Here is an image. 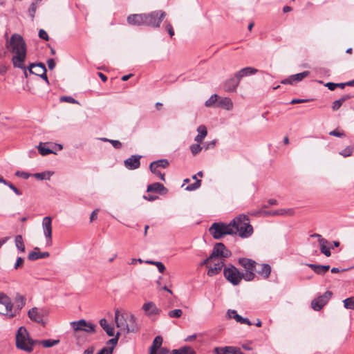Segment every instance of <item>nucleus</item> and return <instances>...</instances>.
Returning a JSON list of instances; mask_svg holds the SVG:
<instances>
[{
    "label": "nucleus",
    "mask_w": 354,
    "mask_h": 354,
    "mask_svg": "<svg viewBox=\"0 0 354 354\" xmlns=\"http://www.w3.org/2000/svg\"><path fill=\"white\" fill-rule=\"evenodd\" d=\"M7 48L14 54L12 62L14 67L25 68L24 62L26 57V44L23 37L18 34H13L7 41Z\"/></svg>",
    "instance_id": "1"
},
{
    "label": "nucleus",
    "mask_w": 354,
    "mask_h": 354,
    "mask_svg": "<svg viewBox=\"0 0 354 354\" xmlns=\"http://www.w3.org/2000/svg\"><path fill=\"white\" fill-rule=\"evenodd\" d=\"M230 223L234 234L238 233L241 238H248L253 233V227L250 224L249 218L244 214L234 218Z\"/></svg>",
    "instance_id": "2"
},
{
    "label": "nucleus",
    "mask_w": 354,
    "mask_h": 354,
    "mask_svg": "<svg viewBox=\"0 0 354 354\" xmlns=\"http://www.w3.org/2000/svg\"><path fill=\"white\" fill-rule=\"evenodd\" d=\"M36 342L37 340H33L30 337L29 333L24 326L19 328L16 334V346L17 348L30 353L32 351Z\"/></svg>",
    "instance_id": "3"
},
{
    "label": "nucleus",
    "mask_w": 354,
    "mask_h": 354,
    "mask_svg": "<svg viewBox=\"0 0 354 354\" xmlns=\"http://www.w3.org/2000/svg\"><path fill=\"white\" fill-rule=\"evenodd\" d=\"M210 234L215 239H221L225 235H234V231L230 227V223H214L209 228Z\"/></svg>",
    "instance_id": "4"
},
{
    "label": "nucleus",
    "mask_w": 354,
    "mask_h": 354,
    "mask_svg": "<svg viewBox=\"0 0 354 354\" xmlns=\"http://www.w3.org/2000/svg\"><path fill=\"white\" fill-rule=\"evenodd\" d=\"M145 15V26L151 28H159L161 22L166 17V12L165 11L158 10H154Z\"/></svg>",
    "instance_id": "5"
},
{
    "label": "nucleus",
    "mask_w": 354,
    "mask_h": 354,
    "mask_svg": "<svg viewBox=\"0 0 354 354\" xmlns=\"http://www.w3.org/2000/svg\"><path fill=\"white\" fill-rule=\"evenodd\" d=\"M225 279L234 286H237L241 281V272L234 266L230 265L223 270Z\"/></svg>",
    "instance_id": "6"
},
{
    "label": "nucleus",
    "mask_w": 354,
    "mask_h": 354,
    "mask_svg": "<svg viewBox=\"0 0 354 354\" xmlns=\"http://www.w3.org/2000/svg\"><path fill=\"white\" fill-rule=\"evenodd\" d=\"M74 331H84L87 333H94L95 330L96 325L87 322L85 319H80L71 322Z\"/></svg>",
    "instance_id": "7"
},
{
    "label": "nucleus",
    "mask_w": 354,
    "mask_h": 354,
    "mask_svg": "<svg viewBox=\"0 0 354 354\" xmlns=\"http://www.w3.org/2000/svg\"><path fill=\"white\" fill-rule=\"evenodd\" d=\"M232 254L230 250L226 248L223 243H217L214 245L210 254V259L227 258Z\"/></svg>",
    "instance_id": "8"
},
{
    "label": "nucleus",
    "mask_w": 354,
    "mask_h": 354,
    "mask_svg": "<svg viewBox=\"0 0 354 354\" xmlns=\"http://www.w3.org/2000/svg\"><path fill=\"white\" fill-rule=\"evenodd\" d=\"M331 291H326L322 295L314 299L311 302V307L314 310H320L332 297Z\"/></svg>",
    "instance_id": "9"
},
{
    "label": "nucleus",
    "mask_w": 354,
    "mask_h": 354,
    "mask_svg": "<svg viewBox=\"0 0 354 354\" xmlns=\"http://www.w3.org/2000/svg\"><path fill=\"white\" fill-rule=\"evenodd\" d=\"M26 304V298L24 295H21L20 293L17 292L15 295V297L14 298V303H13V308H12V313L13 314H11V317H16L18 315H19L20 312L21 311L22 308L25 306Z\"/></svg>",
    "instance_id": "10"
},
{
    "label": "nucleus",
    "mask_w": 354,
    "mask_h": 354,
    "mask_svg": "<svg viewBox=\"0 0 354 354\" xmlns=\"http://www.w3.org/2000/svg\"><path fill=\"white\" fill-rule=\"evenodd\" d=\"M128 313H120L118 309L115 311V322L116 326L120 328V330L126 331L127 326Z\"/></svg>",
    "instance_id": "11"
},
{
    "label": "nucleus",
    "mask_w": 354,
    "mask_h": 354,
    "mask_svg": "<svg viewBox=\"0 0 354 354\" xmlns=\"http://www.w3.org/2000/svg\"><path fill=\"white\" fill-rule=\"evenodd\" d=\"M127 23L131 26H145V15L141 14H132L127 17Z\"/></svg>",
    "instance_id": "12"
},
{
    "label": "nucleus",
    "mask_w": 354,
    "mask_h": 354,
    "mask_svg": "<svg viewBox=\"0 0 354 354\" xmlns=\"http://www.w3.org/2000/svg\"><path fill=\"white\" fill-rule=\"evenodd\" d=\"M42 228L44 234L47 241H51L52 239V218L50 216H46L42 220Z\"/></svg>",
    "instance_id": "13"
},
{
    "label": "nucleus",
    "mask_w": 354,
    "mask_h": 354,
    "mask_svg": "<svg viewBox=\"0 0 354 354\" xmlns=\"http://www.w3.org/2000/svg\"><path fill=\"white\" fill-rule=\"evenodd\" d=\"M141 156L132 155L130 158L126 159L124 162L127 169L130 170L136 169L140 167Z\"/></svg>",
    "instance_id": "14"
},
{
    "label": "nucleus",
    "mask_w": 354,
    "mask_h": 354,
    "mask_svg": "<svg viewBox=\"0 0 354 354\" xmlns=\"http://www.w3.org/2000/svg\"><path fill=\"white\" fill-rule=\"evenodd\" d=\"M28 316L32 322L41 324L43 325L45 324V322L43 319V313H41L39 309L36 307L32 308L28 312Z\"/></svg>",
    "instance_id": "15"
},
{
    "label": "nucleus",
    "mask_w": 354,
    "mask_h": 354,
    "mask_svg": "<svg viewBox=\"0 0 354 354\" xmlns=\"http://www.w3.org/2000/svg\"><path fill=\"white\" fill-rule=\"evenodd\" d=\"M33 68H37L39 69V71H41V73L39 75L41 79H43L47 84H49L48 77L46 75L47 69L46 68V66L44 64L39 62V63H32L29 65L28 67L29 73L32 72Z\"/></svg>",
    "instance_id": "16"
},
{
    "label": "nucleus",
    "mask_w": 354,
    "mask_h": 354,
    "mask_svg": "<svg viewBox=\"0 0 354 354\" xmlns=\"http://www.w3.org/2000/svg\"><path fill=\"white\" fill-rule=\"evenodd\" d=\"M239 83L240 80L234 75V77H231L226 80L223 88L225 91L233 92L236 91V88L239 86Z\"/></svg>",
    "instance_id": "17"
},
{
    "label": "nucleus",
    "mask_w": 354,
    "mask_h": 354,
    "mask_svg": "<svg viewBox=\"0 0 354 354\" xmlns=\"http://www.w3.org/2000/svg\"><path fill=\"white\" fill-rule=\"evenodd\" d=\"M142 309L145 313L149 315H158L160 313V310L158 308L156 304L152 301H148L142 306Z\"/></svg>",
    "instance_id": "18"
},
{
    "label": "nucleus",
    "mask_w": 354,
    "mask_h": 354,
    "mask_svg": "<svg viewBox=\"0 0 354 354\" xmlns=\"http://www.w3.org/2000/svg\"><path fill=\"white\" fill-rule=\"evenodd\" d=\"M39 248H35L33 251L30 252L28 254V259L30 261H36L40 259H45L50 256V253L48 252H39Z\"/></svg>",
    "instance_id": "19"
},
{
    "label": "nucleus",
    "mask_w": 354,
    "mask_h": 354,
    "mask_svg": "<svg viewBox=\"0 0 354 354\" xmlns=\"http://www.w3.org/2000/svg\"><path fill=\"white\" fill-rule=\"evenodd\" d=\"M227 316L229 319H234L237 322L241 324H245L247 325H252V322L248 318H243L241 315H238L235 310H228Z\"/></svg>",
    "instance_id": "20"
},
{
    "label": "nucleus",
    "mask_w": 354,
    "mask_h": 354,
    "mask_svg": "<svg viewBox=\"0 0 354 354\" xmlns=\"http://www.w3.org/2000/svg\"><path fill=\"white\" fill-rule=\"evenodd\" d=\"M127 333H136L138 330V326L136 323V318L132 314H128Z\"/></svg>",
    "instance_id": "21"
},
{
    "label": "nucleus",
    "mask_w": 354,
    "mask_h": 354,
    "mask_svg": "<svg viewBox=\"0 0 354 354\" xmlns=\"http://www.w3.org/2000/svg\"><path fill=\"white\" fill-rule=\"evenodd\" d=\"M239 263L243 266L245 270H255L257 262L248 258H240Z\"/></svg>",
    "instance_id": "22"
},
{
    "label": "nucleus",
    "mask_w": 354,
    "mask_h": 354,
    "mask_svg": "<svg viewBox=\"0 0 354 354\" xmlns=\"http://www.w3.org/2000/svg\"><path fill=\"white\" fill-rule=\"evenodd\" d=\"M147 191L148 192H156L162 194L167 193V189L162 184L160 183H154L147 186Z\"/></svg>",
    "instance_id": "23"
},
{
    "label": "nucleus",
    "mask_w": 354,
    "mask_h": 354,
    "mask_svg": "<svg viewBox=\"0 0 354 354\" xmlns=\"http://www.w3.org/2000/svg\"><path fill=\"white\" fill-rule=\"evenodd\" d=\"M258 70L252 67H245L235 73V76L241 81V80L246 76L256 74Z\"/></svg>",
    "instance_id": "24"
},
{
    "label": "nucleus",
    "mask_w": 354,
    "mask_h": 354,
    "mask_svg": "<svg viewBox=\"0 0 354 354\" xmlns=\"http://www.w3.org/2000/svg\"><path fill=\"white\" fill-rule=\"evenodd\" d=\"M216 106L230 111L233 108V102L230 97H221L218 100Z\"/></svg>",
    "instance_id": "25"
},
{
    "label": "nucleus",
    "mask_w": 354,
    "mask_h": 354,
    "mask_svg": "<svg viewBox=\"0 0 354 354\" xmlns=\"http://www.w3.org/2000/svg\"><path fill=\"white\" fill-rule=\"evenodd\" d=\"M307 266L309 268H310L316 274H324L330 268V266H328V265L322 266V265H317V264H313V263H308V264H307Z\"/></svg>",
    "instance_id": "26"
},
{
    "label": "nucleus",
    "mask_w": 354,
    "mask_h": 354,
    "mask_svg": "<svg viewBox=\"0 0 354 354\" xmlns=\"http://www.w3.org/2000/svg\"><path fill=\"white\" fill-rule=\"evenodd\" d=\"M197 131L198 134L195 137L194 141L198 143H201L205 138L207 136V130L205 125H200L197 128Z\"/></svg>",
    "instance_id": "27"
},
{
    "label": "nucleus",
    "mask_w": 354,
    "mask_h": 354,
    "mask_svg": "<svg viewBox=\"0 0 354 354\" xmlns=\"http://www.w3.org/2000/svg\"><path fill=\"white\" fill-rule=\"evenodd\" d=\"M13 304H10V306H6L4 304L0 303V314L6 316L8 319H12L14 317H11L12 313Z\"/></svg>",
    "instance_id": "28"
},
{
    "label": "nucleus",
    "mask_w": 354,
    "mask_h": 354,
    "mask_svg": "<svg viewBox=\"0 0 354 354\" xmlns=\"http://www.w3.org/2000/svg\"><path fill=\"white\" fill-rule=\"evenodd\" d=\"M224 266L223 261L218 262L214 265L213 267H210L207 271V275L209 277H214L218 274Z\"/></svg>",
    "instance_id": "29"
},
{
    "label": "nucleus",
    "mask_w": 354,
    "mask_h": 354,
    "mask_svg": "<svg viewBox=\"0 0 354 354\" xmlns=\"http://www.w3.org/2000/svg\"><path fill=\"white\" fill-rule=\"evenodd\" d=\"M100 325L109 336L112 337L114 335V328L112 326L108 324L106 319L104 318L100 319Z\"/></svg>",
    "instance_id": "30"
},
{
    "label": "nucleus",
    "mask_w": 354,
    "mask_h": 354,
    "mask_svg": "<svg viewBox=\"0 0 354 354\" xmlns=\"http://www.w3.org/2000/svg\"><path fill=\"white\" fill-rule=\"evenodd\" d=\"M259 266L261 269L257 270V273L261 275L264 279H268L271 272L270 266L268 263H263Z\"/></svg>",
    "instance_id": "31"
},
{
    "label": "nucleus",
    "mask_w": 354,
    "mask_h": 354,
    "mask_svg": "<svg viewBox=\"0 0 354 354\" xmlns=\"http://www.w3.org/2000/svg\"><path fill=\"white\" fill-rule=\"evenodd\" d=\"M319 243L320 245V252L326 257H330L331 255L330 248L326 247V245L328 244V240L325 239H319Z\"/></svg>",
    "instance_id": "32"
},
{
    "label": "nucleus",
    "mask_w": 354,
    "mask_h": 354,
    "mask_svg": "<svg viewBox=\"0 0 354 354\" xmlns=\"http://www.w3.org/2000/svg\"><path fill=\"white\" fill-rule=\"evenodd\" d=\"M170 354H196V352L191 346H185L178 349L172 350Z\"/></svg>",
    "instance_id": "33"
},
{
    "label": "nucleus",
    "mask_w": 354,
    "mask_h": 354,
    "mask_svg": "<svg viewBox=\"0 0 354 354\" xmlns=\"http://www.w3.org/2000/svg\"><path fill=\"white\" fill-rule=\"evenodd\" d=\"M169 165V162L167 159H160L156 161H153L150 163L149 167H156V168H167Z\"/></svg>",
    "instance_id": "34"
},
{
    "label": "nucleus",
    "mask_w": 354,
    "mask_h": 354,
    "mask_svg": "<svg viewBox=\"0 0 354 354\" xmlns=\"http://www.w3.org/2000/svg\"><path fill=\"white\" fill-rule=\"evenodd\" d=\"M59 341L58 339H48L42 341H37L36 344L42 345L45 348H50L57 345L59 343Z\"/></svg>",
    "instance_id": "35"
},
{
    "label": "nucleus",
    "mask_w": 354,
    "mask_h": 354,
    "mask_svg": "<svg viewBox=\"0 0 354 354\" xmlns=\"http://www.w3.org/2000/svg\"><path fill=\"white\" fill-rule=\"evenodd\" d=\"M16 248L21 252H25V245L21 235H17L15 239Z\"/></svg>",
    "instance_id": "36"
},
{
    "label": "nucleus",
    "mask_w": 354,
    "mask_h": 354,
    "mask_svg": "<svg viewBox=\"0 0 354 354\" xmlns=\"http://www.w3.org/2000/svg\"><path fill=\"white\" fill-rule=\"evenodd\" d=\"M309 74H310V72L308 71H305L300 73L292 75L291 79H292L293 82H300L304 78L308 77L309 75Z\"/></svg>",
    "instance_id": "37"
},
{
    "label": "nucleus",
    "mask_w": 354,
    "mask_h": 354,
    "mask_svg": "<svg viewBox=\"0 0 354 354\" xmlns=\"http://www.w3.org/2000/svg\"><path fill=\"white\" fill-rule=\"evenodd\" d=\"M37 149L39 153L42 156H47L50 153H54V151L52 149L46 147L45 144L40 143L37 147Z\"/></svg>",
    "instance_id": "38"
},
{
    "label": "nucleus",
    "mask_w": 354,
    "mask_h": 354,
    "mask_svg": "<svg viewBox=\"0 0 354 354\" xmlns=\"http://www.w3.org/2000/svg\"><path fill=\"white\" fill-rule=\"evenodd\" d=\"M254 270H245L244 273H241V279H243L246 281H251L255 277Z\"/></svg>",
    "instance_id": "39"
},
{
    "label": "nucleus",
    "mask_w": 354,
    "mask_h": 354,
    "mask_svg": "<svg viewBox=\"0 0 354 354\" xmlns=\"http://www.w3.org/2000/svg\"><path fill=\"white\" fill-rule=\"evenodd\" d=\"M162 344V337L161 336H156L152 343V345L150 346L153 350H158Z\"/></svg>",
    "instance_id": "40"
},
{
    "label": "nucleus",
    "mask_w": 354,
    "mask_h": 354,
    "mask_svg": "<svg viewBox=\"0 0 354 354\" xmlns=\"http://www.w3.org/2000/svg\"><path fill=\"white\" fill-rule=\"evenodd\" d=\"M354 148L351 146H348L343 150L339 152V154L344 158L349 157L352 155Z\"/></svg>",
    "instance_id": "41"
},
{
    "label": "nucleus",
    "mask_w": 354,
    "mask_h": 354,
    "mask_svg": "<svg viewBox=\"0 0 354 354\" xmlns=\"http://www.w3.org/2000/svg\"><path fill=\"white\" fill-rule=\"evenodd\" d=\"M344 306L346 309L354 310V297L346 298L343 301Z\"/></svg>",
    "instance_id": "42"
},
{
    "label": "nucleus",
    "mask_w": 354,
    "mask_h": 354,
    "mask_svg": "<svg viewBox=\"0 0 354 354\" xmlns=\"http://www.w3.org/2000/svg\"><path fill=\"white\" fill-rule=\"evenodd\" d=\"M0 303L4 304L7 307L10 306V304H13L11 299L3 292H0Z\"/></svg>",
    "instance_id": "43"
},
{
    "label": "nucleus",
    "mask_w": 354,
    "mask_h": 354,
    "mask_svg": "<svg viewBox=\"0 0 354 354\" xmlns=\"http://www.w3.org/2000/svg\"><path fill=\"white\" fill-rule=\"evenodd\" d=\"M288 212H292V210L291 209H288V210L279 209V210H275V211L265 212L264 214H265V215H272V216L284 215V214H287Z\"/></svg>",
    "instance_id": "44"
},
{
    "label": "nucleus",
    "mask_w": 354,
    "mask_h": 354,
    "mask_svg": "<svg viewBox=\"0 0 354 354\" xmlns=\"http://www.w3.org/2000/svg\"><path fill=\"white\" fill-rule=\"evenodd\" d=\"M51 174L50 172H41V173H35L33 174V176L37 180H44V179H50Z\"/></svg>",
    "instance_id": "45"
},
{
    "label": "nucleus",
    "mask_w": 354,
    "mask_h": 354,
    "mask_svg": "<svg viewBox=\"0 0 354 354\" xmlns=\"http://www.w3.org/2000/svg\"><path fill=\"white\" fill-rule=\"evenodd\" d=\"M149 169L151 171V172L152 174H153L154 175H156V176H158L161 180L162 181H165V174L164 173H162L160 170H159V168H156V167H149Z\"/></svg>",
    "instance_id": "46"
},
{
    "label": "nucleus",
    "mask_w": 354,
    "mask_h": 354,
    "mask_svg": "<svg viewBox=\"0 0 354 354\" xmlns=\"http://www.w3.org/2000/svg\"><path fill=\"white\" fill-rule=\"evenodd\" d=\"M218 102V95L216 94L212 95L205 103L206 106H212Z\"/></svg>",
    "instance_id": "47"
},
{
    "label": "nucleus",
    "mask_w": 354,
    "mask_h": 354,
    "mask_svg": "<svg viewBox=\"0 0 354 354\" xmlns=\"http://www.w3.org/2000/svg\"><path fill=\"white\" fill-rule=\"evenodd\" d=\"M183 315V310L181 309H175L170 310L168 313V315L171 318H179Z\"/></svg>",
    "instance_id": "48"
},
{
    "label": "nucleus",
    "mask_w": 354,
    "mask_h": 354,
    "mask_svg": "<svg viewBox=\"0 0 354 354\" xmlns=\"http://www.w3.org/2000/svg\"><path fill=\"white\" fill-rule=\"evenodd\" d=\"M202 150L200 143L193 144L190 146V151L194 156L197 155Z\"/></svg>",
    "instance_id": "49"
},
{
    "label": "nucleus",
    "mask_w": 354,
    "mask_h": 354,
    "mask_svg": "<svg viewBox=\"0 0 354 354\" xmlns=\"http://www.w3.org/2000/svg\"><path fill=\"white\" fill-rule=\"evenodd\" d=\"M102 140L104 141L109 142L115 149H119L122 148V142L119 140H110V139H107V138H104Z\"/></svg>",
    "instance_id": "50"
},
{
    "label": "nucleus",
    "mask_w": 354,
    "mask_h": 354,
    "mask_svg": "<svg viewBox=\"0 0 354 354\" xmlns=\"http://www.w3.org/2000/svg\"><path fill=\"white\" fill-rule=\"evenodd\" d=\"M164 26L165 30L168 32L169 36L172 37L174 35V30L173 29V27L171 24V23L168 21H165L164 22Z\"/></svg>",
    "instance_id": "51"
},
{
    "label": "nucleus",
    "mask_w": 354,
    "mask_h": 354,
    "mask_svg": "<svg viewBox=\"0 0 354 354\" xmlns=\"http://www.w3.org/2000/svg\"><path fill=\"white\" fill-rule=\"evenodd\" d=\"M201 185V180H196V181H195V183L188 185L186 187V189L188 190V191H194V190H196L198 188H199Z\"/></svg>",
    "instance_id": "52"
},
{
    "label": "nucleus",
    "mask_w": 354,
    "mask_h": 354,
    "mask_svg": "<svg viewBox=\"0 0 354 354\" xmlns=\"http://www.w3.org/2000/svg\"><path fill=\"white\" fill-rule=\"evenodd\" d=\"M119 337H120V333L118 332L115 335V336L111 339H110L107 342H106V344H111L112 345L111 347H115L117 344H118V339H119Z\"/></svg>",
    "instance_id": "53"
},
{
    "label": "nucleus",
    "mask_w": 354,
    "mask_h": 354,
    "mask_svg": "<svg viewBox=\"0 0 354 354\" xmlns=\"http://www.w3.org/2000/svg\"><path fill=\"white\" fill-rule=\"evenodd\" d=\"M60 101L71 104H78V102L71 96H62L60 97Z\"/></svg>",
    "instance_id": "54"
},
{
    "label": "nucleus",
    "mask_w": 354,
    "mask_h": 354,
    "mask_svg": "<svg viewBox=\"0 0 354 354\" xmlns=\"http://www.w3.org/2000/svg\"><path fill=\"white\" fill-rule=\"evenodd\" d=\"M36 10H37V3L36 2H32L31 4H30V6L28 9V13H29V15L30 17L33 19L34 17H35V13L36 12Z\"/></svg>",
    "instance_id": "55"
},
{
    "label": "nucleus",
    "mask_w": 354,
    "mask_h": 354,
    "mask_svg": "<svg viewBox=\"0 0 354 354\" xmlns=\"http://www.w3.org/2000/svg\"><path fill=\"white\" fill-rule=\"evenodd\" d=\"M6 185L9 187L17 196H21L22 194V192L11 183L7 181Z\"/></svg>",
    "instance_id": "56"
},
{
    "label": "nucleus",
    "mask_w": 354,
    "mask_h": 354,
    "mask_svg": "<svg viewBox=\"0 0 354 354\" xmlns=\"http://www.w3.org/2000/svg\"><path fill=\"white\" fill-rule=\"evenodd\" d=\"M113 351V347H103L97 354H112Z\"/></svg>",
    "instance_id": "57"
},
{
    "label": "nucleus",
    "mask_w": 354,
    "mask_h": 354,
    "mask_svg": "<svg viewBox=\"0 0 354 354\" xmlns=\"http://www.w3.org/2000/svg\"><path fill=\"white\" fill-rule=\"evenodd\" d=\"M15 175L17 176L22 178L24 179H28L30 176V174H28V172H26V171H16Z\"/></svg>",
    "instance_id": "58"
},
{
    "label": "nucleus",
    "mask_w": 354,
    "mask_h": 354,
    "mask_svg": "<svg viewBox=\"0 0 354 354\" xmlns=\"http://www.w3.org/2000/svg\"><path fill=\"white\" fill-rule=\"evenodd\" d=\"M39 37L45 40V41H48L49 40V37H48V33L43 29H40L39 31Z\"/></svg>",
    "instance_id": "59"
},
{
    "label": "nucleus",
    "mask_w": 354,
    "mask_h": 354,
    "mask_svg": "<svg viewBox=\"0 0 354 354\" xmlns=\"http://www.w3.org/2000/svg\"><path fill=\"white\" fill-rule=\"evenodd\" d=\"M329 135L332 136L339 137V138H342L345 136L344 132H339V131H337L336 129L330 131Z\"/></svg>",
    "instance_id": "60"
},
{
    "label": "nucleus",
    "mask_w": 354,
    "mask_h": 354,
    "mask_svg": "<svg viewBox=\"0 0 354 354\" xmlns=\"http://www.w3.org/2000/svg\"><path fill=\"white\" fill-rule=\"evenodd\" d=\"M342 105V103L339 100H335L332 104V109L333 111H337Z\"/></svg>",
    "instance_id": "61"
},
{
    "label": "nucleus",
    "mask_w": 354,
    "mask_h": 354,
    "mask_svg": "<svg viewBox=\"0 0 354 354\" xmlns=\"http://www.w3.org/2000/svg\"><path fill=\"white\" fill-rule=\"evenodd\" d=\"M156 266L157 267L158 271L160 272V273H163L165 270V266H164V264L160 262V261H158L156 262Z\"/></svg>",
    "instance_id": "62"
},
{
    "label": "nucleus",
    "mask_w": 354,
    "mask_h": 354,
    "mask_svg": "<svg viewBox=\"0 0 354 354\" xmlns=\"http://www.w3.org/2000/svg\"><path fill=\"white\" fill-rule=\"evenodd\" d=\"M277 204V201L275 199H269L268 201V204H264L262 205V208H268L270 205H274Z\"/></svg>",
    "instance_id": "63"
},
{
    "label": "nucleus",
    "mask_w": 354,
    "mask_h": 354,
    "mask_svg": "<svg viewBox=\"0 0 354 354\" xmlns=\"http://www.w3.org/2000/svg\"><path fill=\"white\" fill-rule=\"evenodd\" d=\"M169 353V349L165 347H160L157 351V354H168Z\"/></svg>",
    "instance_id": "64"
}]
</instances>
